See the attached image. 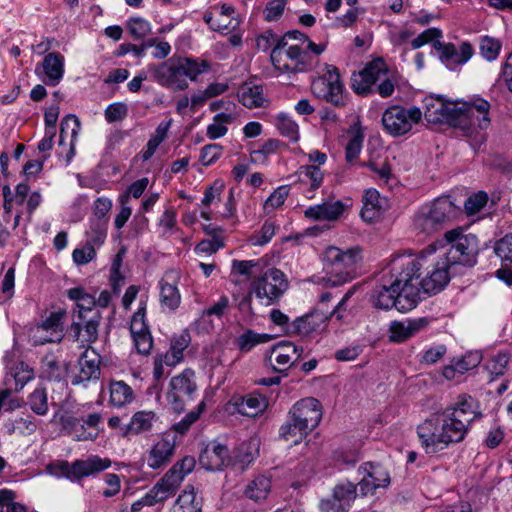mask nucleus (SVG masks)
I'll list each match as a JSON object with an SVG mask.
<instances>
[{
	"label": "nucleus",
	"instance_id": "e2e57ef3",
	"mask_svg": "<svg viewBox=\"0 0 512 512\" xmlns=\"http://www.w3.org/2000/svg\"><path fill=\"white\" fill-rule=\"evenodd\" d=\"M509 358L505 353H499L486 364V369L492 376L503 375L508 365Z\"/></svg>",
	"mask_w": 512,
	"mask_h": 512
},
{
	"label": "nucleus",
	"instance_id": "c85d7f7f",
	"mask_svg": "<svg viewBox=\"0 0 512 512\" xmlns=\"http://www.w3.org/2000/svg\"><path fill=\"white\" fill-rule=\"evenodd\" d=\"M259 453V440L251 438L248 441L242 442L230 455L232 462L230 465L243 471L245 470L257 457Z\"/></svg>",
	"mask_w": 512,
	"mask_h": 512
},
{
	"label": "nucleus",
	"instance_id": "a878e982",
	"mask_svg": "<svg viewBox=\"0 0 512 512\" xmlns=\"http://www.w3.org/2000/svg\"><path fill=\"white\" fill-rule=\"evenodd\" d=\"M111 465L108 458H101L97 455L89 456L84 460H76L73 462L72 473L74 482H80L83 478L98 474Z\"/></svg>",
	"mask_w": 512,
	"mask_h": 512
},
{
	"label": "nucleus",
	"instance_id": "9d476101",
	"mask_svg": "<svg viewBox=\"0 0 512 512\" xmlns=\"http://www.w3.org/2000/svg\"><path fill=\"white\" fill-rule=\"evenodd\" d=\"M63 431L74 441H94L99 435V425L103 421L101 413H91L86 418H77L69 414L60 416Z\"/></svg>",
	"mask_w": 512,
	"mask_h": 512
},
{
	"label": "nucleus",
	"instance_id": "f03ea898",
	"mask_svg": "<svg viewBox=\"0 0 512 512\" xmlns=\"http://www.w3.org/2000/svg\"><path fill=\"white\" fill-rule=\"evenodd\" d=\"M425 119L429 123H446L459 129L463 136L478 138V142L484 141V134L478 130H485L490 125V104L482 98L472 102L445 101L442 96H429L425 98Z\"/></svg>",
	"mask_w": 512,
	"mask_h": 512
},
{
	"label": "nucleus",
	"instance_id": "b1692460",
	"mask_svg": "<svg viewBox=\"0 0 512 512\" xmlns=\"http://www.w3.org/2000/svg\"><path fill=\"white\" fill-rule=\"evenodd\" d=\"M200 464L208 471H218L232 462L228 448L219 443L209 444L199 457Z\"/></svg>",
	"mask_w": 512,
	"mask_h": 512
},
{
	"label": "nucleus",
	"instance_id": "aec40b11",
	"mask_svg": "<svg viewBox=\"0 0 512 512\" xmlns=\"http://www.w3.org/2000/svg\"><path fill=\"white\" fill-rule=\"evenodd\" d=\"M433 47L439 53V57L447 66L463 65L474 54V49L469 42H462L457 48L452 43H444L437 40L433 43Z\"/></svg>",
	"mask_w": 512,
	"mask_h": 512
},
{
	"label": "nucleus",
	"instance_id": "bb28decb",
	"mask_svg": "<svg viewBox=\"0 0 512 512\" xmlns=\"http://www.w3.org/2000/svg\"><path fill=\"white\" fill-rule=\"evenodd\" d=\"M345 210V205L342 201H327L321 204L310 206L304 212L305 217L315 221H335Z\"/></svg>",
	"mask_w": 512,
	"mask_h": 512
},
{
	"label": "nucleus",
	"instance_id": "c03bdc74",
	"mask_svg": "<svg viewBox=\"0 0 512 512\" xmlns=\"http://www.w3.org/2000/svg\"><path fill=\"white\" fill-rule=\"evenodd\" d=\"M263 270L260 261L254 260H233L232 276H244L246 279L255 280Z\"/></svg>",
	"mask_w": 512,
	"mask_h": 512
},
{
	"label": "nucleus",
	"instance_id": "58836bf2",
	"mask_svg": "<svg viewBox=\"0 0 512 512\" xmlns=\"http://www.w3.org/2000/svg\"><path fill=\"white\" fill-rule=\"evenodd\" d=\"M271 491V479L265 475H258L251 480L244 489V495L255 502L263 501Z\"/></svg>",
	"mask_w": 512,
	"mask_h": 512
},
{
	"label": "nucleus",
	"instance_id": "4be33fe9",
	"mask_svg": "<svg viewBox=\"0 0 512 512\" xmlns=\"http://www.w3.org/2000/svg\"><path fill=\"white\" fill-rule=\"evenodd\" d=\"M101 357L94 349H86L78 361L79 372L72 380L73 385L98 380L101 374Z\"/></svg>",
	"mask_w": 512,
	"mask_h": 512
},
{
	"label": "nucleus",
	"instance_id": "ddd939ff",
	"mask_svg": "<svg viewBox=\"0 0 512 512\" xmlns=\"http://www.w3.org/2000/svg\"><path fill=\"white\" fill-rule=\"evenodd\" d=\"M147 70L151 79L164 88L182 91L189 86L188 81L182 76L183 68L179 59H169L160 64H150Z\"/></svg>",
	"mask_w": 512,
	"mask_h": 512
},
{
	"label": "nucleus",
	"instance_id": "c9c22d12",
	"mask_svg": "<svg viewBox=\"0 0 512 512\" xmlns=\"http://www.w3.org/2000/svg\"><path fill=\"white\" fill-rule=\"evenodd\" d=\"M434 220L439 225V228L452 220L458 214V208L451 201L450 197H440L429 204Z\"/></svg>",
	"mask_w": 512,
	"mask_h": 512
},
{
	"label": "nucleus",
	"instance_id": "dca6fc26",
	"mask_svg": "<svg viewBox=\"0 0 512 512\" xmlns=\"http://www.w3.org/2000/svg\"><path fill=\"white\" fill-rule=\"evenodd\" d=\"M363 475L358 483V489L361 496L373 495L377 489L387 488L391 479L389 472L379 464L366 462L359 468Z\"/></svg>",
	"mask_w": 512,
	"mask_h": 512
},
{
	"label": "nucleus",
	"instance_id": "6e6d98bb",
	"mask_svg": "<svg viewBox=\"0 0 512 512\" xmlns=\"http://www.w3.org/2000/svg\"><path fill=\"white\" fill-rule=\"evenodd\" d=\"M29 406L37 415H45L48 412L47 393L44 388H36L29 396Z\"/></svg>",
	"mask_w": 512,
	"mask_h": 512
},
{
	"label": "nucleus",
	"instance_id": "37998d69",
	"mask_svg": "<svg viewBox=\"0 0 512 512\" xmlns=\"http://www.w3.org/2000/svg\"><path fill=\"white\" fill-rule=\"evenodd\" d=\"M272 336L266 333H257L251 329L246 330L236 339L237 347L242 352L251 351L256 345L268 343Z\"/></svg>",
	"mask_w": 512,
	"mask_h": 512
},
{
	"label": "nucleus",
	"instance_id": "49530a36",
	"mask_svg": "<svg viewBox=\"0 0 512 512\" xmlns=\"http://www.w3.org/2000/svg\"><path fill=\"white\" fill-rule=\"evenodd\" d=\"M414 226L425 233H431L439 228L438 223L434 220V214L429 204L423 205L414 216Z\"/></svg>",
	"mask_w": 512,
	"mask_h": 512
},
{
	"label": "nucleus",
	"instance_id": "f3484780",
	"mask_svg": "<svg viewBox=\"0 0 512 512\" xmlns=\"http://www.w3.org/2000/svg\"><path fill=\"white\" fill-rule=\"evenodd\" d=\"M383 281V285L372 290L370 296L372 304L378 309L388 310L394 307L400 312L410 311L411 309L401 308V305H403L402 293L398 287H392L386 274L383 276Z\"/></svg>",
	"mask_w": 512,
	"mask_h": 512
},
{
	"label": "nucleus",
	"instance_id": "79ce46f5",
	"mask_svg": "<svg viewBox=\"0 0 512 512\" xmlns=\"http://www.w3.org/2000/svg\"><path fill=\"white\" fill-rule=\"evenodd\" d=\"M169 278H171V275L167 274L160 281V301L162 306L175 310L180 304L181 296L176 284L170 283Z\"/></svg>",
	"mask_w": 512,
	"mask_h": 512
},
{
	"label": "nucleus",
	"instance_id": "a211bd4d",
	"mask_svg": "<svg viewBox=\"0 0 512 512\" xmlns=\"http://www.w3.org/2000/svg\"><path fill=\"white\" fill-rule=\"evenodd\" d=\"M387 75L386 64L382 59L370 62L361 72L352 78V86L356 93L366 95L371 87Z\"/></svg>",
	"mask_w": 512,
	"mask_h": 512
},
{
	"label": "nucleus",
	"instance_id": "09e8293b",
	"mask_svg": "<svg viewBox=\"0 0 512 512\" xmlns=\"http://www.w3.org/2000/svg\"><path fill=\"white\" fill-rule=\"evenodd\" d=\"M309 433L303 428H299L297 422L293 421L290 416H287L286 422L281 425L279 429L280 438L291 443L298 444Z\"/></svg>",
	"mask_w": 512,
	"mask_h": 512
},
{
	"label": "nucleus",
	"instance_id": "6e6552de",
	"mask_svg": "<svg viewBox=\"0 0 512 512\" xmlns=\"http://www.w3.org/2000/svg\"><path fill=\"white\" fill-rule=\"evenodd\" d=\"M311 91L317 98L337 107H342L346 103L344 85L335 66L326 65L324 74L312 82Z\"/></svg>",
	"mask_w": 512,
	"mask_h": 512
},
{
	"label": "nucleus",
	"instance_id": "bf43d9fd",
	"mask_svg": "<svg viewBox=\"0 0 512 512\" xmlns=\"http://www.w3.org/2000/svg\"><path fill=\"white\" fill-rule=\"evenodd\" d=\"M16 382V389H22L34 378V371L24 362H19L12 370Z\"/></svg>",
	"mask_w": 512,
	"mask_h": 512
},
{
	"label": "nucleus",
	"instance_id": "052dcab7",
	"mask_svg": "<svg viewBox=\"0 0 512 512\" xmlns=\"http://www.w3.org/2000/svg\"><path fill=\"white\" fill-rule=\"evenodd\" d=\"M494 252L502 261L512 264V232L495 243Z\"/></svg>",
	"mask_w": 512,
	"mask_h": 512
},
{
	"label": "nucleus",
	"instance_id": "7c9ffc66",
	"mask_svg": "<svg viewBox=\"0 0 512 512\" xmlns=\"http://www.w3.org/2000/svg\"><path fill=\"white\" fill-rule=\"evenodd\" d=\"M234 409L245 416L255 417L267 406L266 399L253 394L245 397H234L230 402Z\"/></svg>",
	"mask_w": 512,
	"mask_h": 512
},
{
	"label": "nucleus",
	"instance_id": "7ed1b4c3",
	"mask_svg": "<svg viewBox=\"0 0 512 512\" xmlns=\"http://www.w3.org/2000/svg\"><path fill=\"white\" fill-rule=\"evenodd\" d=\"M425 262V257H415L410 254L396 255L390 261L386 275L392 287H398L402 293L401 308L413 309L421 299L419 277Z\"/></svg>",
	"mask_w": 512,
	"mask_h": 512
},
{
	"label": "nucleus",
	"instance_id": "f704fd0d",
	"mask_svg": "<svg viewBox=\"0 0 512 512\" xmlns=\"http://www.w3.org/2000/svg\"><path fill=\"white\" fill-rule=\"evenodd\" d=\"M184 479L175 472V469L170 468L168 472L153 486L154 494L162 502L171 497Z\"/></svg>",
	"mask_w": 512,
	"mask_h": 512
},
{
	"label": "nucleus",
	"instance_id": "864d4df0",
	"mask_svg": "<svg viewBox=\"0 0 512 512\" xmlns=\"http://www.w3.org/2000/svg\"><path fill=\"white\" fill-rule=\"evenodd\" d=\"M299 180L303 183H309L312 189L320 187L323 181V173L318 166L305 165L298 170Z\"/></svg>",
	"mask_w": 512,
	"mask_h": 512
},
{
	"label": "nucleus",
	"instance_id": "4d7b16f0",
	"mask_svg": "<svg viewBox=\"0 0 512 512\" xmlns=\"http://www.w3.org/2000/svg\"><path fill=\"white\" fill-rule=\"evenodd\" d=\"M276 226L270 221H265L260 231L252 235L249 242L253 246H263L271 241L274 237Z\"/></svg>",
	"mask_w": 512,
	"mask_h": 512
},
{
	"label": "nucleus",
	"instance_id": "3c124183",
	"mask_svg": "<svg viewBox=\"0 0 512 512\" xmlns=\"http://www.w3.org/2000/svg\"><path fill=\"white\" fill-rule=\"evenodd\" d=\"M275 126L279 133L288 138L289 140L296 142L299 139V128L297 123L288 117L284 113H279L275 117Z\"/></svg>",
	"mask_w": 512,
	"mask_h": 512
},
{
	"label": "nucleus",
	"instance_id": "20e7f679",
	"mask_svg": "<svg viewBox=\"0 0 512 512\" xmlns=\"http://www.w3.org/2000/svg\"><path fill=\"white\" fill-rule=\"evenodd\" d=\"M439 244L445 249L443 261L450 267H473L477 263L479 247L474 234H465L461 228L452 229L444 234Z\"/></svg>",
	"mask_w": 512,
	"mask_h": 512
},
{
	"label": "nucleus",
	"instance_id": "0eeeda50",
	"mask_svg": "<svg viewBox=\"0 0 512 512\" xmlns=\"http://www.w3.org/2000/svg\"><path fill=\"white\" fill-rule=\"evenodd\" d=\"M422 120V112L413 106L405 108L399 105L388 107L382 115L384 131L392 137H401L410 133Z\"/></svg>",
	"mask_w": 512,
	"mask_h": 512
},
{
	"label": "nucleus",
	"instance_id": "393cba45",
	"mask_svg": "<svg viewBox=\"0 0 512 512\" xmlns=\"http://www.w3.org/2000/svg\"><path fill=\"white\" fill-rule=\"evenodd\" d=\"M453 269L447 263L442 261L427 273L421 280V292L425 294H436L440 292L450 281V270Z\"/></svg>",
	"mask_w": 512,
	"mask_h": 512
},
{
	"label": "nucleus",
	"instance_id": "0e129e2a",
	"mask_svg": "<svg viewBox=\"0 0 512 512\" xmlns=\"http://www.w3.org/2000/svg\"><path fill=\"white\" fill-rule=\"evenodd\" d=\"M205 408V403L202 401L196 410H193L189 412L181 421L174 424L175 431L184 434L186 431L189 430L191 425L198 420L200 417V414L203 412Z\"/></svg>",
	"mask_w": 512,
	"mask_h": 512
},
{
	"label": "nucleus",
	"instance_id": "39448f33",
	"mask_svg": "<svg viewBox=\"0 0 512 512\" xmlns=\"http://www.w3.org/2000/svg\"><path fill=\"white\" fill-rule=\"evenodd\" d=\"M362 260L359 247L341 250L330 246L323 253V267L328 276V282L333 286L346 283L356 276L358 263Z\"/></svg>",
	"mask_w": 512,
	"mask_h": 512
},
{
	"label": "nucleus",
	"instance_id": "4468645a",
	"mask_svg": "<svg viewBox=\"0 0 512 512\" xmlns=\"http://www.w3.org/2000/svg\"><path fill=\"white\" fill-rule=\"evenodd\" d=\"M65 311L59 310L30 328L29 335L34 345L59 343L64 337L63 318Z\"/></svg>",
	"mask_w": 512,
	"mask_h": 512
},
{
	"label": "nucleus",
	"instance_id": "2f4dec72",
	"mask_svg": "<svg viewBox=\"0 0 512 512\" xmlns=\"http://www.w3.org/2000/svg\"><path fill=\"white\" fill-rule=\"evenodd\" d=\"M43 71L48 78V85L55 86L64 75V56L58 52L48 53L42 61Z\"/></svg>",
	"mask_w": 512,
	"mask_h": 512
},
{
	"label": "nucleus",
	"instance_id": "f8f14e48",
	"mask_svg": "<svg viewBox=\"0 0 512 512\" xmlns=\"http://www.w3.org/2000/svg\"><path fill=\"white\" fill-rule=\"evenodd\" d=\"M353 290H349L338 305L329 313H325L319 310H315L309 314L294 320L288 328V334H297L300 336H308L313 332L320 331L324 328L326 321L333 316L337 319H341L342 315L339 313L343 309L344 304L352 296Z\"/></svg>",
	"mask_w": 512,
	"mask_h": 512
},
{
	"label": "nucleus",
	"instance_id": "5701e85b",
	"mask_svg": "<svg viewBox=\"0 0 512 512\" xmlns=\"http://www.w3.org/2000/svg\"><path fill=\"white\" fill-rule=\"evenodd\" d=\"M302 354V347H297L289 341H282L272 348L270 360H273L277 365V367H275L276 371L283 372L298 361Z\"/></svg>",
	"mask_w": 512,
	"mask_h": 512
},
{
	"label": "nucleus",
	"instance_id": "4c0bfd02",
	"mask_svg": "<svg viewBox=\"0 0 512 512\" xmlns=\"http://www.w3.org/2000/svg\"><path fill=\"white\" fill-rule=\"evenodd\" d=\"M238 98L242 105L249 109L262 107L266 102L262 86L247 83L240 87Z\"/></svg>",
	"mask_w": 512,
	"mask_h": 512
},
{
	"label": "nucleus",
	"instance_id": "72a5a7b5",
	"mask_svg": "<svg viewBox=\"0 0 512 512\" xmlns=\"http://www.w3.org/2000/svg\"><path fill=\"white\" fill-rule=\"evenodd\" d=\"M384 199L380 197L378 191L374 189L367 190L363 198V207L361 217L366 222H373L382 214Z\"/></svg>",
	"mask_w": 512,
	"mask_h": 512
},
{
	"label": "nucleus",
	"instance_id": "c756f323",
	"mask_svg": "<svg viewBox=\"0 0 512 512\" xmlns=\"http://www.w3.org/2000/svg\"><path fill=\"white\" fill-rule=\"evenodd\" d=\"M157 416L153 411L142 410L136 412L130 419V422L123 428L122 435H139L152 430Z\"/></svg>",
	"mask_w": 512,
	"mask_h": 512
},
{
	"label": "nucleus",
	"instance_id": "338daca9",
	"mask_svg": "<svg viewBox=\"0 0 512 512\" xmlns=\"http://www.w3.org/2000/svg\"><path fill=\"white\" fill-rule=\"evenodd\" d=\"M73 462L68 461H56L47 466V471L56 477H65L70 481L74 482V476L72 473Z\"/></svg>",
	"mask_w": 512,
	"mask_h": 512
},
{
	"label": "nucleus",
	"instance_id": "1a4fd4ad",
	"mask_svg": "<svg viewBox=\"0 0 512 512\" xmlns=\"http://www.w3.org/2000/svg\"><path fill=\"white\" fill-rule=\"evenodd\" d=\"M251 286L257 298L265 299L266 305H271L287 290L288 282L283 272L276 268H267L251 282Z\"/></svg>",
	"mask_w": 512,
	"mask_h": 512
},
{
	"label": "nucleus",
	"instance_id": "603ef678",
	"mask_svg": "<svg viewBox=\"0 0 512 512\" xmlns=\"http://www.w3.org/2000/svg\"><path fill=\"white\" fill-rule=\"evenodd\" d=\"M180 64L183 68L182 76L187 80L195 81L197 77L209 69L206 61L198 62L190 58H180Z\"/></svg>",
	"mask_w": 512,
	"mask_h": 512
},
{
	"label": "nucleus",
	"instance_id": "9b49d317",
	"mask_svg": "<svg viewBox=\"0 0 512 512\" xmlns=\"http://www.w3.org/2000/svg\"><path fill=\"white\" fill-rule=\"evenodd\" d=\"M169 386L168 402L176 413H181L184 411L186 403L192 401L197 392L195 372L191 369H185L171 379Z\"/></svg>",
	"mask_w": 512,
	"mask_h": 512
},
{
	"label": "nucleus",
	"instance_id": "ea45409f",
	"mask_svg": "<svg viewBox=\"0 0 512 512\" xmlns=\"http://www.w3.org/2000/svg\"><path fill=\"white\" fill-rule=\"evenodd\" d=\"M109 403L115 407H123L134 399L132 388L124 381H111L109 385Z\"/></svg>",
	"mask_w": 512,
	"mask_h": 512
},
{
	"label": "nucleus",
	"instance_id": "5fc2aeb1",
	"mask_svg": "<svg viewBox=\"0 0 512 512\" xmlns=\"http://www.w3.org/2000/svg\"><path fill=\"white\" fill-rule=\"evenodd\" d=\"M501 42L490 36H483L480 39V53L487 61L495 60L501 50Z\"/></svg>",
	"mask_w": 512,
	"mask_h": 512
},
{
	"label": "nucleus",
	"instance_id": "de8ad7c7",
	"mask_svg": "<svg viewBox=\"0 0 512 512\" xmlns=\"http://www.w3.org/2000/svg\"><path fill=\"white\" fill-rule=\"evenodd\" d=\"M204 21L212 30L221 33H229L240 24L238 18L228 16L204 15Z\"/></svg>",
	"mask_w": 512,
	"mask_h": 512
},
{
	"label": "nucleus",
	"instance_id": "473e14b6",
	"mask_svg": "<svg viewBox=\"0 0 512 512\" xmlns=\"http://www.w3.org/2000/svg\"><path fill=\"white\" fill-rule=\"evenodd\" d=\"M426 324L427 321L424 318L408 320L407 322L394 321L390 325V340L392 342H403Z\"/></svg>",
	"mask_w": 512,
	"mask_h": 512
},
{
	"label": "nucleus",
	"instance_id": "a18cd8bd",
	"mask_svg": "<svg viewBox=\"0 0 512 512\" xmlns=\"http://www.w3.org/2000/svg\"><path fill=\"white\" fill-rule=\"evenodd\" d=\"M71 132V142H70V154L68 156V160L74 155L75 150V141L78 137V133L80 130V121L75 115H67L61 122L60 128V136H59V144L64 143L65 135L67 131Z\"/></svg>",
	"mask_w": 512,
	"mask_h": 512
},
{
	"label": "nucleus",
	"instance_id": "8fccbe9b",
	"mask_svg": "<svg viewBox=\"0 0 512 512\" xmlns=\"http://www.w3.org/2000/svg\"><path fill=\"white\" fill-rule=\"evenodd\" d=\"M234 117L228 113H218L213 117V122L207 126V136L216 140L225 136L228 132L227 124L233 121Z\"/></svg>",
	"mask_w": 512,
	"mask_h": 512
},
{
	"label": "nucleus",
	"instance_id": "423d86ee",
	"mask_svg": "<svg viewBox=\"0 0 512 512\" xmlns=\"http://www.w3.org/2000/svg\"><path fill=\"white\" fill-rule=\"evenodd\" d=\"M274 68L282 74H297L311 67V57L298 45H289L285 38L277 41L270 55Z\"/></svg>",
	"mask_w": 512,
	"mask_h": 512
},
{
	"label": "nucleus",
	"instance_id": "f257e3e1",
	"mask_svg": "<svg viewBox=\"0 0 512 512\" xmlns=\"http://www.w3.org/2000/svg\"><path fill=\"white\" fill-rule=\"evenodd\" d=\"M482 416L479 402L470 395L461 394L435 417L418 425L417 435L426 453L434 454L462 442L472 423Z\"/></svg>",
	"mask_w": 512,
	"mask_h": 512
},
{
	"label": "nucleus",
	"instance_id": "cd10ccee",
	"mask_svg": "<svg viewBox=\"0 0 512 512\" xmlns=\"http://www.w3.org/2000/svg\"><path fill=\"white\" fill-rule=\"evenodd\" d=\"M175 451V439L164 437L153 445L147 459L148 466L158 469L167 464Z\"/></svg>",
	"mask_w": 512,
	"mask_h": 512
},
{
	"label": "nucleus",
	"instance_id": "412c9836",
	"mask_svg": "<svg viewBox=\"0 0 512 512\" xmlns=\"http://www.w3.org/2000/svg\"><path fill=\"white\" fill-rule=\"evenodd\" d=\"M358 485L351 482L340 483L333 490L332 499L322 500L320 509L324 512H344L356 497Z\"/></svg>",
	"mask_w": 512,
	"mask_h": 512
},
{
	"label": "nucleus",
	"instance_id": "680f3d73",
	"mask_svg": "<svg viewBox=\"0 0 512 512\" xmlns=\"http://www.w3.org/2000/svg\"><path fill=\"white\" fill-rule=\"evenodd\" d=\"M456 365V370L460 375L477 367L481 362V355L478 352H470L463 357L453 360Z\"/></svg>",
	"mask_w": 512,
	"mask_h": 512
},
{
	"label": "nucleus",
	"instance_id": "a19ab883",
	"mask_svg": "<svg viewBox=\"0 0 512 512\" xmlns=\"http://www.w3.org/2000/svg\"><path fill=\"white\" fill-rule=\"evenodd\" d=\"M173 512H202V499L197 497L193 487L185 489L178 496Z\"/></svg>",
	"mask_w": 512,
	"mask_h": 512
},
{
	"label": "nucleus",
	"instance_id": "13d9d810",
	"mask_svg": "<svg viewBox=\"0 0 512 512\" xmlns=\"http://www.w3.org/2000/svg\"><path fill=\"white\" fill-rule=\"evenodd\" d=\"M127 28L131 36L135 39H143L151 32L150 23L140 17L129 19L127 22Z\"/></svg>",
	"mask_w": 512,
	"mask_h": 512
},
{
	"label": "nucleus",
	"instance_id": "6ab92c4d",
	"mask_svg": "<svg viewBox=\"0 0 512 512\" xmlns=\"http://www.w3.org/2000/svg\"><path fill=\"white\" fill-rule=\"evenodd\" d=\"M101 319V314L94 312L88 319L73 321L67 330L68 335L82 345L94 343L98 339V328Z\"/></svg>",
	"mask_w": 512,
	"mask_h": 512
},
{
	"label": "nucleus",
	"instance_id": "774afa93",
	"mask_svg": "<svg viewBox=\"0 0 512 512\" xmlns=\"http://www.w3.org/2000/svg\"><path fill=\"white\" fill-rule=\"evenodd\" d=\"M88 242L95 245H101L106 238V223L102 220L94 221L88 233Z\"/></svg>",
	"mask_w": 512,
	"mask_h": 512
},
{
	"label": "nucleus",
	"instance_id": "2eb2a0df",
	"mask_svg": "<svg viewBox=\"0 0 512 512\" xmlns=\"http://www.w3.org/2000/svg\"><path fill=\"white\" fill-rule=\"evenodd\" d=\"M288 415L298 423L299 428L303 427L310 433L321 421L322 406L316 398H303L292 406Z\"/></svg>",
	"mask_w": 512,
	"mask_h": 512
},
{
	"label": "nucleus",
	"instance_id": "e433bc0d",
	"mask_svg": "<svg viewBox=\"0 0 512 512\" xmlns=\"http://www.w3.org/2000/svg\"><path fill=\"white\" fill-rule=\"evenodd\" d=\"M190 334L187 331H182L179 335L171 340L170 349L164 355L163 361L167 366H175L183 359V352L190 343Z\"/></svg>",
	"mask_w": 512,
	"mask_h": 512
},
{
	"label": "nucleus",
	"instance_id": "69168bd1",
	"mask_svg": "<svg viewBox=\"0 0 512 512\" xmlns=\"http://www.w3.org/2000/svg\"><path fill=\"white\" fill-rule=\"evenodd\" d=\"M222 146L219 144H208L202 147L200 153V162L204 166L211 165L222 155Z\"/></svg>",
	"mask_w": 512,
	"mask_h": 512
}]
</instances>
